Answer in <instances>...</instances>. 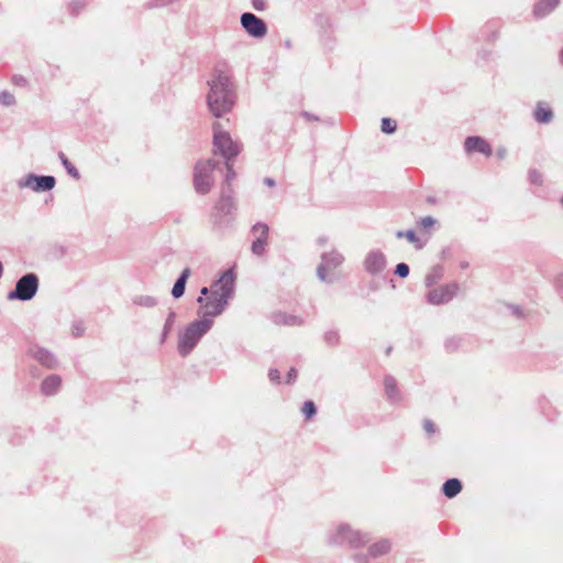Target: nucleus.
Instances as JSON below:
<instances>
[{
    "instance_id": "obj_1",
    "label": "nucleus",
    "mask_w": 563,
    "mask_h": 563,
    "mask_svg": "<svg viewBox=\"0 0 563 563\" xmlns=\"http://www.w3.org/2000/svg\"><path fill=\"white\" fill-rule=\"evenodd\" d=\"M234 274L231 269L225 271L218 280L210 286L209 297L199 296L197 302L200 305L198 313L201 319H213L220 316L227 308L229 300L234 294Z\"/></svg>"
},
{
    "instance_id": "obj_2",
    "label": "nucleus",
    "mask_w": 563,
    "mask_h": 563,
    "mask_svg": "<svg viewBox=\"0 0 563 563\" xmlns=\"http://www.w3.org/2000/svg\"><path fill=\"white\" fill-rule=\"evenodd\" d=\"M211 319H198L190 322L178 333L177 350L185 357L191 353L200 339L211 329Z\"/></svg>"
},
{
    "instance_id": "obj_3",
    "label": "nucleus",
    "mask_w": 563,
    "mask_h": 563,
    "mask_svg": "<svg viewBox=\"0 0 563 563\" xmlns=\"http://www.w3.org/2000/svg\"><path fill=\"white\" fill-rule=\"evenodd\" d=\"M209 85L208 106H233L235 103L234 85L227 74L219 73Z\"/></svg>"
},
{
    "instance_id": "obj_4",
    "label": "nucleus",
    "mask_w": 563,
    "mask_h": 563,
    "mask_svg": "<svg viewBox=\"0 0 563 563\" xmlns=\"http://www.w3.org/2000/svg\"><path fill=\"white\" fill-rule=\"evenodd\" d=\"M213 148L224 161H233L241 152L242 146L223 130L220 121L213 123Z\"/></svg>"
},
{
    "instance_id": "obj_5",
    "label": "nucleus",
    "mask_w": 563,
    "mask_h": 563,
    "mask_svg": "<svg viewBox=\"0 0 563 563\" xmlns=\"http://www.w3.org/2000/svg\"><path fill=\"white\" fill-rule=\"evenodd\" d=\"M217 163L213 159L199 161L194 170V186L198 194H208L214 183Z\"/></svg>"
},
{
    "instance_id": "obj_6",
    "label": "nucleus",
    "mask_w": 563,
    "mask_h": 563,
    "mask_svg": "<svg viewBox=\"0 0 563 563\" xmlns=\"http://www.w3.org/2000/svg\"><path fill=\"white\" fill-rule=\"evenodd\" d=\"M38 289V278L35 274L30 273L21 277L16 284L14 290L8 294L9 300H31Z\"/></svg>"
},
{
    "instance_id": "obj_7",
    "label": "nucleus",
    "mask_w": 563,
    "mask_h": 563,
    "mask_svg": "<svg viewBox=\"0 0 563 563\" xmlns=\"http://www.w3.org/2000/svg\"><path fill=\"white\" fill-rule=\"evenodd\" d=\"M55 184L56 180L53 176H37L34 174H27L16 183L19 188H29L35 192L49 191L55 187Z\"/></svg>"
},
{
    "instance_id": "obj_8",
    "label": "nucleus",
    "mask_w": 563,
    "mask_h": 563,
    "mask_svg": "<svg viewBox=\"0 0 563 563\" xmlns=\"http://www.w3.org/2000/svg\"><path fill=\"white\" fill-rule=\"evenodd\" d=\"M343 262L342 255L335 250L324 251L322 253V263L319 265V278L331 280Z\"/></svg>"
},
{
    "instance_id": "obj_9",
    "label": "nucleus",
    "mask_w": 563,
    "mask_h": 563,
    "mask_svg": "<svg viewBox=\"0 0 563 563\" xmlns=\"http://www.w3.org/2000/svg\"><path fill=\"white\" fill-rule=\"evenodd\" d=\"M241 24L246 33L255 38H262L267 33L265 22L253 13H243Z\"/></svg>"
},
{
    "instance_id": "obj_10",
    "label": "nucleus",
    "mask_w": 563,
    "mask_h": 563,
    "mask_svg": "<svg viewBox=\"0 0 563 563\" xmlns=\"http://www.w3.org/2000/svg\"><path fill=\"white\" fill-rule=\"evenodd\" d=\"M225 168H227V174H225V178H224V183L227 185V189L223 188L222 189V194H221V199L218 203V208L227 213H230L231 212V209L233 208V202L229 196V192L231 191V183L235 179L236 177V174L235 172L233 170V166H232V161H225Z\"/></svg>"
},
{
    "instance_id": "obj_11",
    "label": "nucleus",
    "mask_w": 563,
    "mask_h": 563,
    "mask_svg": "<svg viewBox=\"0 0 563 563\" xmlns=\"http://www.w3.org/2000/svg\"><path fill=\"white\" fill-rule=\"evenodd\" d=\"M457 291L456 284L442 285L429 291L428 301L432 305H441L454 298Z\"/></svg>"
},
{
    "instance_id": "obj_12",
    "label": "nucleus",
    "mask_w": 563,
    "mask_h": 563,
    "mask_svg": "<svg viewBox=\"0 0 563 563\" xmlns=\"http://www.w3.org/2000/svg\"><path fill=\"white\" fill-rule=\"evenodd\" d=\"M386 266V256L380 251H371L364 260L365 271L371 275L382 274Z\"/></svg>"
},
{
    "instance_id": "obj_13",
    "label": "nucleus",
    "mask_w": 563,
    "mask_h": 563,
    "mask_svg": "<svg viewBox=\"0 0 563 563\" xmlns=\"http://www.w3.org/2000/svg\"><path fill=\"white\" fill-rule=\"evenodd\" d=\"M29 355L33 357L34 360L38 361L42 365L46 367H54L56 365V360L54 355L40 346H32L29 349Z\"/></svg>"
},
{
    "instance_id": "obj_14",
    "label": "nucleus",
    "mask_w": 563,
    "mask_h": 563,
    "mask_svg": "<svg viewBox=\"0 0 563 563\" xmlns=\"http://www.w3.org/2000/svg\"><path fill=\"white\" fill-rule=\"evenodd\" d=\"M465 150L468 153L479 152L487 156L490 155V153H492L489 145L483 139L477 137V136H471V137L466 139Z\"/></svg>"
},
{
    "instance_id": "obj_15",
    "label": "nucleus",
    "mask_w": 563,
    "mask_h": 563,
    "mask_svg": "<svg viewBox=\"0 0 563 563\" xmlns=\"http://www.w3.org/2000/svg\"><path fill=\"white\" fill-rule=\"evenodd\" d=\"M190 276V269L189 268H185L180 276L178 277V279L176 280L173 289H172V295L173 297L175 298H180L184 292H185V286H186V282L188 279V277Z\"/></svg>"
},
{
    "instance_id": "obj_16",
    "label": "nucleus",
    "mask_w": 563,
    "mask_h": 563,
    "mask_svg": "<svg viewBox=\"0 0 563 563\" xmlns=\"http://www.w3.org/2000/svg\"><path fill=\"white\" fill-rule=\"evenodd\" d=\"M60 386V378L57 375L46 377L42 383V391L45 395H53Z\"/></svg>"
},
{
    "instance_id": "obj_17",
    "label": "nucleus",
    "mask_w": 563,
    "mask_h": 563,
    "mask_svg": "<svg viewBox=\"0 0 563 563\" xmlns=\"http://www.w3.org/2000/svg\"><path fill=\"white\" fill-rule=\"evenodd\" d=\"M559 4V0H541L534 8V14L543 16L550 13Z\"/></svg>"
},
{
    "instance_id": "obj_18",
    "label": "nucleus",
    "mask_w": 563,
    "mask_h": 563,
    "mask_svg": "<svg viewBox=\"0 0 563 563\" xmlns=\"http://www.w3.org/2000/svg\"><path fill=\"white\" fill-rule=\"evenodd\" d=\"M461 489L462 484L456 478L449 479L443 485V493L449 498L456 496L461 492Z\"/></svg>"
},
{
    "instance_id": "obj_19",
    "label": "nucleus",
    "mask_w": 563,
    "mask_h": 563,
    "mask_svg": "<svg viewBox=\"0 0 563 563\" xmlns=\"http://www.w3.org/2000/svg\"><path fill=\"white\" fill-rule=\"evenodd\" d=\"M133 303L140 307L153 308L156 306V298L148 295H140L133 298Z\"/></svg>"
},
{
    "instance_id": "obj_20",
    "label": "nucleus",
    "mask_w": 563,
    "mask_h": 563,
    "mask_svg": "<svg viewBox=\"0 0 563 563\" xmlns=\"http://www.w3.org/2000/svg\"><path fill=\"white\" fill-rule=\"evenodd\" d=\"M533 118L539 123H548L552 120L553 112L551 111L550 108H537V110L533 113Z\"/></svg>"
},
{
    "instance_id": "obj_21",
    "label": "nucleus",
    "mask_w": 563,
    "mask_h": 563,
    "mask_svg": "<svg viewBox=\"0 0 563 563\" xmlns=\"http://www.w3.org/2000/svg\"><path fill=\"white\" fill-rule=\"evenodd\" d=\"M268 231V225L265 223H256L252 229L255 239L262 240L264 242H267Z\"/></svg>"
},
{
    "instance_id": "obj_22",
    "label": "nucleus",
    "mask_w": 563,
    "mask_h": 563,
    "mask_svg": "<svg viewBox=\"0 0 563 563\" xmlns=\"http://www.w3.org/2000/svg\"><path fill=\"white\" fill-rule=\"evenodd\" d=\"M385 393L390 399H396L398 397V389L394 378L386 377L384 380Z\"/></svg>"
},
{
    "instance_id": "obj_23",
    "label": "nucleus",
    "mask_w": 563,
    "mask_h": 563,
    "mask_svg": "<svg viewBox=\"0 0 563 563\" xmlns=\"http://www.w3.org/2000/svg\"><path fill=\"white\" fill-rule=\"evenodd\" d=\"M58 157H59V159H60V162H62L63 166L66 168L67 173H68L71 177H74V178L78 179V178L80 177V175H79V173H78L77 168H76V167H75V166H74V165H73V164L67 159V157L65 156V154L60 152V153L58 154Z\"/></svg>"
},
{
    "instance_id": "obj_24",
    "label": "nucleus",
    "mask_w": 563,
    "mask_h": 563,
    "mask_svg": "<svg viewBox=\"0 0 563 563\" xmlns=\"http://www.w3.org/2000/svg\"><path fill=\"white\" fill-rule=\"evenodd\" d=\"M398 238H406L410 243L415 244L417 249H421L424 244L419 238H417L416 233L413 231H407V232H397Z\"/></svg>"
},
{
    "instance_id": "obj_25",
    "label": "nucleus",
    "mask_w": 563,
    "mask_h": 563,
    "mask_svg": "<svg viewBox=\"0 0 563 563\" xmlns=\"http://www.w3.org/2000/svg\"><path fill=\"white\" fill-rule=\"evenodd\" d=\"M176 321V313L174 311H170L166 318L165 324H164V331H163V338L162 341L166 339V336L172 331V328Z\"/></svg>"
},
{
    "instance_id": "obj_26",
    "label": "nucleus",
    "mask_w": 563,
    "mask_h": 563,
    "mask_svg": "<svg viewBox=\"0 0 563 563\" xmlns=\"http://www.w3.org/2000/svg\"><path fill=\"white\" fill-rule=\"evenodd\" d=\"M390 549V544L388 541H379L376 544L372 545L371 551L374 555H379L388 552Z\"/></svg>"
},
{
    "instance_id": "obj_27",
    "label": "nucleus",
    "mask_w": 563,
    "mask_h": 563,
    "mask_svg": "<svg viewBox=\"0 0 563 563\" xmlns=\"http://www.w3.org/2000/svg\"><path fill=\"white\" fill-rule=\"evenodd\" d=\"M397 129V122L390 118H384L382 120V131L384 133L390 134L394 133Z\"/></svg>"
},
{
    "instance_id": "obj_28",
    "label": "nucleus",
    "mask_w": 563,
    "mask_h": 563,
    "mask_svg": "<svg viewBox=\"0 0 563 563\" xmlns=\"http://www.w3.org/2000/svg\"><path fill=\"white\" fill-rule=\"evenodd\" d=\"M266 243L267 242L255 239L252 243V252L255 255H258V256L262 255L265 251Z\"/></svg>"
},
{
    "instance_id": "obj_29",
    "label": "nucleus",
    "mask_w": 563,
    "mask_h": 563,
    "mask_svg": "<svg viewBox=\"0 0 563 563\" xmlns=\"http://www.w3.org/2000/svg\"><path fill=\"white\" fill-rule=\"evenodd\" d=\"M301 411L307 418H311L316 412L314 402L312 400L306 401L301 408Z\"/></svg>"
},
{
    "instance_id": "obj_30",
    "label": "nucleus",
    "mask_w": 563,
    "mask_h": 563,
    "mask_svg": "<svg viewBox=\"0 0 563 563\" xmlns=\"http://www.w3.org/2000/svg\"><path fill=\"white\" fill-rule=\"evenodd\" d=\"M529 179L534 185H541L542 184V175L540 172L533 169L529 172Z\"/></svg>"
},
{
    "instance_id": "obj_31",
    "label": "nucleus",
    "mask_w": 563,
    "mask_h": 563,
    "mask_svg": "<svg viewBox=\"0 0 563 563\" xmlns=\"http://www.w3.org/2000/svg\"><path fill=\"white\" fill-rule=\"evenodd\" d=\"M13 102L14 97L10 92L3 91L0 93V103H2L3 106H10Z\"/></svg>"
},
{
    "instance_id": "obj_32",
    "label": "nucleus",
    "mask_w": 563,
    "mask_h": 563,
    "mask_svg": "<svg viewBox=\"0 0 563 563\" xmlns=\"http://www.w3.org/2000/svg\"><path fill=\"white\" fill-rule=\"evenodd\" d=\"M398 276L400 277H407L408 274H409V267L408 265L404 264V263H400L396 266V272H395Z\"/></svg>"
},
{
    "instance_id": "obj_33",
    "label": "nucleus",
    "mask_w": 563,
    "mask_h": 563,
    "mask_svg": "<svg viewBox=\"0 0 563 563\" xmlns=\"http://www.w3.org/2000/svg\"><path fill=\"white\" fill-rule=\"evenodd\" d=\"M230 109L231 108H219V107L211 108L213 117H216L218 119L225 117Z\"/></svg>"
},
{
    "instance_id": "obj_34",
    "label": "nucleus",
    "mask_w": 563,
    "mask_h": 563,
    "mask_svg": "<svg viewBox=\"0 0 563 563\" xmlns=\"http://www.w3.org/2000/svg\"><path fill=\"white\" fill-rule=\"evenodd\" d=\"M435 222H437L435 219H433L430 216L422 218L421 221H420L421 225L424 229L433 227L435 224Z\"/></svg>"
},
{
    "instance_id": "obj_35",
    "label": "nucleus",
    "mask_w": 563,
    "mask_h": 563,
    "mask_svg": "<svg viewBox=\"0 0 563 563\" xmlns=\"http://www.w3.org/2000/svg\"><path fill=\"white\" fill-rule=\"evenodd\" d=\"M268 377H269L271 382L279 383L280 374L277 369H271L268 373Z\"/></svg>"
},
{
    "instance_id": "obj_36",
    "label": "nucleus",
    "mask_w": 563,
    "mask_h": 563,
    "mask_svg": "<svg viewBox=\"0 0 563 563\" xmlns=\"http://www.w3.org/2000/svg\"><path fill=\"white\" fill-rule=\"evenodd\" d=\"M253 8L257 11L265 9V0H252Z\"/></svg>"
},
{
    "instance_id": "obj_37",
    "label": "nucleus",
    "mask_w": 563,
    "mask_h": 563,
    "mask_svg": "<svg viewBox=\"0 0 563 563\" xmlns=\"http://www.w3.org/2000/svg\"><path fill=\"white\" fill-rule=\"evenodd\" d=\"M297 377V371L295 368H291L289 372H288V375H287V380L286 383L287 384H291L295 378Z\"/></svg>"
},
{
    "instance_id": "obj_38",
    "label": "nucleus",
    "mask_w": 563,
    "mask_h": 563,
    "mask_svg": "<svg viewBox=\"0 0 563 563\" xmlns=\"http://www.w3.org/2000/svg\"><path fill=\"white\" fill-rule=\"evenodd\" d=\"M424 429L429 434H432L434 432V427L431 421L424 422Z\"/></svg>"
},
{
    "instance_id": "obj_39",
    "label": "nucleus",
    "mask_w": 563,
    "mask_h": 563,
    "mask_svg": "<svg viewBox=\"0 0 563 563\" xmlns=\"http://www.w3.org/2000/svg\"><path fill=\"white\" fill-rule=\"evenodd\" d=\"M71 331L74 335L78 336L82 333L84 329L81 325H74Z\"/></svg>"
},
{
    "instance_id": "obj_40",
    "label": "nucleus",
    "mask_w": 563,
    "mask_h": 563,
    "mask_svg": "<svg viewBox=\"0 0 563 563\" xmlns=\"http://www.w3.org/2000/svg\"><path fill=\"white\" fill-rule=\"evenodd\" d=\"M210 295H211L210 287H209V288H208V287H203V288H201V290H200V296H202V297H209Z\"/></svg>"
},
{
    "instance_id": "obj_41",
    "label": "nucleus",
    "mask_w": 563,
    "mask_h": 563,
    "mask_svg": "<svg viewBox=\"0 0 563 563\" xmlns=\"http://www.w3.org/2000/svg\"><path fill=\"white\" fill-rule=\"evenodd\" d=\"M507 151L505 148L498 150L497 154L500 158H504L506 156Z\"/></svg>"
},
{
    "instance_id": "obj_42",
    "label": "nucleus",
    "mask_w": 563,
    "mask_h": 563,
    "mask_svg": "<svg viewBox=\"0 0 563 563\" xmlns=\"http://www.w3.org/2000/svg\"><path fill=\"white\" fill-rule=\"evenodd\" d=\"M265 184L269 187H273L275 185V181L272 178H266Z\"/></svg>"
},
{
    "instance_id": "obj_43",
    "label": "nucleus",
    "mask_w": 563,
    "mask_h": 563,
    "mask_svg": "<svg viewBox=\"0 0 563 563\" xmlns=\"http://www.w3.org/2000/svg\"><path fill=\"white\" fill-rule=\"evenodd\" d=\"M77 2H80L81 5H84V2H81L80 0L73 1V5H75Z\"/></svg>"
},
{
    "instance_id": "obj_44",
    "label": "nucleus",
    "mask_w": 563,
    "mask_h": 563,
    "mask_svg": "<svg viewBox=\"0 0 563 563\" xmlns=\"http://www.w3.org/2000/svg\"><path fill=\"white\" fill-rule=\"evenodd\" d=\"M561 59H562V63H563V49H562V53H561Z\"/></svg>"
},
{
    "instance_id": "obj_45",
    "label": "nucleus",
    "mask_w": 563,
    "mask_h": 563,
    "mask_svg": "<svg viewBox=\"0 0 563 563\" xmlns=\"http://www.w3.org/2000/svg\"><path fill=\"white\" fill-rule=\"evenodd\" d=\"M562 203H563V197H562Z\"/></svg>"
}]
</instances>
